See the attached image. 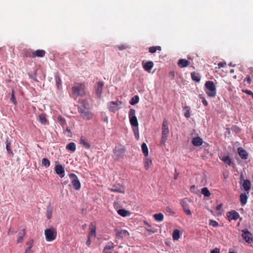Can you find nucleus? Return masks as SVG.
I'll list each match as a JSON object with an SVG mask.
<instances>
[{"label":"nucleus","mask_w":253,"mask_h":253,"mask_svg":"<svg viewBox=\"0 0 253 253\" xmlns=\"http://www.w3.org/2000/svg\"><path fill=\"white\" fill-rule=\"evenodd\" d=\"M46 215L48 219H49L52 217V209L50 206H48L47 208Z\"/></svg>","instance_id":"obj_37"},{"label":"nucleus","mask_w":253,"mask_h":253,"mask_svg":"<svg viewBox=\"0 0 253 253\" xmlns=\"http://www.w3.org/2000/svg\"><path fill=\"white\" fill-rule=\"evenodd\" d=\"M190 64V62L185 59H179L177 64L180 68H184L188 66Z\"/></svg>","instance_id":"obj_19"},{"label":"nucleus","mask_w":253,"mask_h":253,"mask_svg":"<svg viewBox=\"0 0 253 253\" xmlns=\"http://www.w3.org/2000/svg\"><path fill=\"white\" fill-rule=\"evenodd\" d=\"M205 85L206 88V92L208 96L210 97H215L216 94V89L213 82L208 81L206 82Z\"/></svg>","instance_id":"obj_4"},{"label":"nucleus","mask_w":253,"mask_h":253,"mask_svg":"<svg viewBox=\"0 0 253 253\" xmlns=\"http://www.w3.org/2000/svg\"><path fill=\"white\" fill-rule=\"evenodd\" d=\"M103 85L104 84L102 82H99L97 83L95 86V92L98 97L101 95Z\"/></svg>","instance_id":"obj_15"},{"label":"nucleus","mask_w":253,"mask_h":253,"mask_svg":"<svg viewBox=\"0 0 253 253\" xmlns=\"http://www.w3.org/2000/svg\"><path fill=\"white\" fill-rule=\"evenodd\" d=\"M117 212L119 215L123 217L126 216V211L124 209H120L117 211Z\"/></svg>","instance_id":"obj_47"},{"label":"nucleus","mask_w":253,"mask_h":253,"mask_svg":"<svg viewBox=\"0 0 253 253\" xmlns=\"http://www.w3.org/2000/svg\"><path fill=\"white\" fill-rule=\"evenodd\" d=\"M90 244H91L90 238H89V237H88L87 240L86 242V244L87 246H89L90 245Z\"/></svg>","instance_id":"obj_60"},{"label":"nucleus","mask_w":253,"mask_h":253,"mask_svg":"<svg viewBox=\"0 0 253 253\" xmlns=\"http://www.w3.org/2000/svg\"><path fill=\"white\" fill-rule=\"evenodd\" d=\"M10 100L11 101V102L14 104H16V99H15V96H14V91L12 90V94H11V98H10Z\"/></svg>","instance_id":"obj_51"},{"label":"nucleus","mask_w":253,"mask_h":253,"mask_svg":"<svg viewBox=\"0 0 253 253\" xmlns=\"http://www.w3.org/2000/svg\"><path fill=\"white\" fill-rule=\"evenodd\" d=\"M85 95V85L84 83H75L72 87L71 96L77 99L79 96H84Z\"/></svg>","instance_id":"obj_1"},{"label":"nucleus","mask_w":253,"mask_h":253,"mask_svg":"<svg viewBox=\"0 0 253 253\" xmlns=\"http://www.w3.org/2000/svg\"><path fill=\"white\" fill-rule=\"evenodd\" d=\"M201 193L205 197H208L211 195V193L207 187L203 188L202 189Z\"/></svg>","instance_id":"obj_40"},{"label":"nucleus","mask_w":253,"mask_h":253,"mask_svg":"<svg viewBox=\"0 0 253 253\" xmlns=\"http://www.w3.org/2000/svg\"><path fill=\"white\" fill-rule=\"evenodd\" d=\"M42 165L45 168H48L50 166V161L47 158H43L42 161Z\"/></svg>","instance_id":"obj_43"},{"label":"nucleus","mask_w":253,"mask_h":253,"mask_svg":"<svg viewBox=\"0 0 253 253\" xmlns=\"http://www.w3.org/2000/svg\"><path fill=\"white\" fill-rule=\"evenodd\" d=\"M227 216L229 220H237L240 216L238 212L235 211H232L227 212Z\"/></svg>","instance_id":"obj_13"},{"label":"nucleus","mask_w":253,"mask_h":253,"mask_svg":"<svg viewBox=\"0 0 253 253\" xmlns=\"http://www.w3.org/2000/svg\"><path fill=\"white\" fill-rule=\"evenodd\" d=\"M225 65L226 63L225 62H219L218 63V66L219 68L223 67Z\"/></svg>","instance_id":"obj_57"},{"label":"nucleus","mask_w":253,"mask_h":253,"mask_svg":"<svg viewBox=\"0 0 253 253\" xmlns=\"http://www.w3.org/2000/svg\"><path fill=\"white\" fill-rule=\"evenodd\" d=\"M56 229L53 227H50L46 229L44 231L45 239L47 242H51L54 240L57 237Z\"/></svg>","instance_id":"obj_5"},{"label":"nucleus","mask_w":253,"mask_h":253,"mask_svg":"<svg viewBox=\"0 0 253 253\" xmlns=\"http://www.w3.org/2000/svg\"><path fill=\"white\" fill-rule=\"evenodd\" d=\"M114 248V244L112 242H109L106 245L103 252V253H112Z\"/></svg>","instance_id":"obj_17"},{"label":"nucleus","mask_w":253,"mask_h":253,"mask_svg":"<svg viewBox=\"0 0 253 253\" xmlns=\"http://www.w3.org/2000/svg\"><path fill=\"white\" fill-rule=\"evenodd\" d=\"M200 98L202 99V102L203 105L205 106H207L208 105V102L206 100V99L204 97H202V96H200Z\"/></svg>","instance_id":"obj_52"},{"label":"nucleus","mask_w":253,"mask_h":253,"mask_svg":"<svg viewBox=\"0 0 253 253\" xmlns=\"http://www.w3.org/2000/svg\"><path fill=\"white\" fill-rule=\"evenodd\" d=\"M90 230L88 237L91 238V236H94L95 237L96 236L95 227L91 224L90 226Z\"/></svg>","instance_id":"obj_33"},{"label":"nucleus","mask_w":253,"mask_h":253,"mask_svg":"<svg viewBox=\"0 0 253 253\" xmlns=\"http://www.w3.org/2000/svg\"><path fill=\"white\" fill-rule=\"evenodd\" d=\"M191 76L193 81L196 82H199L200 81V78L198 73L193 72L191 73Z\"/></svg>","instance_id":"obj_30"},{"label":"nucleus","mask_w":253,"mask_h":253,"mask_svg":"<svg viewBox=\"0 0 253 253\" xmlns=\"http://www.w3.org/2000/svg\"><path fill=\"white\" fill-rule=\"evenodd\" d=\"M222 204H219L216 207V210L217 211H219L221 210V209L222 208Z\"/></svg>","instance_id":"obj_59"},{"label":"nucleus","mask_w":253,"mask_h":253,"mask_svg":"<svg viewBox=\"0 0 253 253\" xmlns=\"http://www.w3.org/2000/svg\"><path fill=\"white\" fill-rule=\"evenodd\" d=\"M162 48L160 46H151L149 47V51L151 53L156 52L157 50L161 51Z\"/></svg>","instance_id":"obj_38"},{"label":"nucleus","mask_w":253,"mask_h":253,"mask_svg":"<svg viewBox=\"0 0 253 253\" xmlns=\"http://www.w3.org/2000/svg\"><path fill=\"white\" fill-rule=\"evenodd\" d=\"M66 148L72 152H74L76 151V144L74 142H70L67 145Z\"/></svg>","instance_id":"obj_27"},{"label":"nucleus","mask_w":253,"mask_h":253,"mask_svg":"<svg viewBox=\"0 0 253 253\" xmlns=\"http://www.w3.org/2000/svg\"><path fill=\"white\" fill-rule=\"evenodd\" d=\"M34 57H43L44 56L45 54V51L44 50L42 49H38L34 52Z\"/></svg>","instance_id":"obj_25"},{"label":"nucleus","mask_w":253,"mask_h":253,"mask_svg":"<svg viewBox=\"0 0 253 253\" xmlns=\"http://www.w3.org/2000/svg\"><path fill=\"white\" fill-rule=\"evenodd\" d=\"M244 82H247L249 84H250L252 82L251 78L248 76L244 79Z\"/></svg>","instance_id":"obj_55"},{"label":"nucleus","mask_w":253,"mask_h":253,"mask_svg":"<svg viewBox=\"0 0 253 253\" xmlns=\"http://www.w3.org/2000/svg\"><path fill=\"white\" fill-rule=\"evenodd\" d=\"M15 233V231H14V230L13 228H12V227H9V228L8 229V232H7V234L8 235H11V234H13Z\"/></svg>","instance_id":"obj_53"},{"label":"nucleus","mask_w":253,"mask_h":253,"mask_svg":"<svg viewBox=\"0 0 253 253\" xmlns=\"http://www.w3.org/2000/svg\"><path fill=\"white\" fill-rule=\"evenodd\" d=\"M203 139L200 137H194L192 140V144L194 146H199L203 144Z\"/></svg>","instance_id":"obj_21"},{"label":"nucleus","mask_w":253,"mask_h":253,"mask_svg":"<svg viewBox=\"0 0 253 253\" xmlns=\"http://www.w3.org/2000/svg\"><path fill=\"white\" fill-rule=\"evenodd\" d=\"M220 159L223 161L225 164H227L228 166H231L233 163L232 162L231 159L229 156H223L220 157Z\"/></svg>","instance_id":"obj_23"},{"label":"nucleus","mask_w":253,"mask_h":253,"mask_svg":"<svg viewBox=\"0 0 253 253\" xmlns=\"http://www.w3.org/2000/svg\"><path fill=\"white\" fill-rule=\"evenodd\" d=\"M231 130H232L233 131H234V132H236V133H239V132H240V131H241L240 128L239 127H238V126H233L231 127Z\"/></svg>","instance_id":"obj_49"},{"label":"nucleus","mask_w":253,"mask_h":253,"mask_svg":"<svg viewBox=\"0 0 253 253\" xmlns=\"http://www.w3.org/2000/svg\"><path fill=\"white\" fill-rule=\"evenodd\" d=\"M211 253H219V249L216 248L211 250Z\"/></svg>","instance_id":"obj_56"},{"label":"nucleus","mask_w":253,"mask_h":253,"mask_svg":"<svg viewBox=\"0 0 253 253\" xmlns=\"http://www.w3.org/2000/svg\"><path fill=\"white\" fill-rule=\"evenodd\" d=\"M63 133L67 136L69 137H71L72 136V133L71 129L67 127L66 129L63 131Z\"/></svg>","instance_id":"obj_42"},{"label":"nucleus","mask_w":253,"mask_h":253,"mask_svg":"<svg viewBox=\"0 0 253 253\" xmlns=\"http://www.w3.org/2000/svg\"><path fill=\"white\" fill-rule=\"evenodd\" d=\"M126 235V230H117L116 236L118 239H122Z\"/></svg>","instance_id":"obj_26"},{"label":"nucleus","mask_w":253,"mask_h":253,"mask_svg":"<svg viewBox=\"0 0 253 253\" xmlns=\"http://www.w3.org/2000/svg\"><path fill=\"white\" fill-rule=\"evenodd\" d=\"M39 119L40 122L42 124L45 125V124H46V123H47L46 119L45 118V117L43 115H40L39 116Z\"/></svg>","instance_id":"obj_45"},{"label":"nucleus","mask_w":253,"mask_h":253,"mask_svg":"<svg viewBox=\"0 0 253 253\" xmlns=\"http://www.w3.org/2000/svg\"><path fill=\"white\" fill-rule=\"evenodd\" d=\"M152 162L149 158H146L144 161V167L146 170H148L150 167L152 165Z\"/></svg>","instance_id":"obj_31"},{"label":"nucleus","mask_w":253,"mask_h":253,"mask_svg":"<svg viewBox=\"0 0 253 253\" xmlns=\"http://www.w3.org/2000/svg\"><path fill=\"white\" fill-rule=\"evenodd\" d=\"M142 65L145 71L150 73L151 69L153 67L154 63L152 61H151L147 62L143 61L142 62Z\"/></svg>","instance_id":"obj_12"},{"label":"nucleus","mask_w":253,"mask_h":253,"mask_svg":"<svg viewBox=\"0 0 253 253\" xmlns=\"http://www.w3.org/2000/svg\"><path fill=\"white\" fill-rule=\"evenodd\" d=\"M117 47L119 48L120 50H122L126 48V46L124 45H117Z\"/></svg>","instance_id":"obj_58"},{"label":"nucleus","mask_w":253,"mask_h":253,"mask_svg":"<svg viewBox=\"0 0 253 253\" xmlns=\"http://www.w3.org/2000/svg\"><path fill=\"white\" fill-rule=\"evenodd\" d=\"M169 132V123L167 120H164L162 124V137L160 141L161 145H164L165 144Z\"/></svg>","instance_id":"obj_3"},{"label":"nucleus","mask_w":253,"mask_h":253,"mask_svg":"<svg viewBox=\"0 0 253 253\" xmlns=\"http://www.w3.org/2000/svg\"><path fill=\"white\" fill-rule=\"evenodd\" d=\"M195 185H192L190 187V190H192V189L195 188Z\"/></svg>","instance_id":"obj_64"},{"label":"nucleus","mask_w":253,"mask_h":253,"mask_svg":"<svg viewBox=\"0 0 253 253\" xmlns=\"http://www.w3.org/2000/svg\"><path fill=\"white\" fill-rule=\"evenodd\" d=\"M244 189L245 191H249L251 189V183L250 180L246 179L244 180L242 184Z\"/></svg>","instance_id":"obj_24"},{"label":"nucleus","mask_w":253,"mask_h":253,"mask_svg":"<svg viewBox=\"0 0 253 253\" xmlns=\"http://www.w3.org/2000/svg\"><path fill=\"white\" fill-rule=\"evenodd\" d=\"M248 196L245 193H241L240 195V201L241 205L242 206H244L247 203Z\"/></svg>","instance_id":"obj_20"},{"label":"nucleus","mask_w":253,"mask_h":253,"mask_svg":"<svg viewBox=\"0 0 253 253\" xmlns=\"http://www.w3.org/2000/svg\"><path fill=\"white\" fill-rule=\"evenodd\" d=\"M69 177L75 189L77 190H80L81 186V183L77 176L73 173H71L69 174Z\"/></svg>","instance_id":"obj_7"},{"label":"nucleus","mask_w":253,"mask_h":253,"mask_svg":"<svg viewBox=\"0 0 253 253\" xmlns=\"http://www.w3.org/2000/svg\"><path fill=\"white\" fill-rule=\"evenodd\" d=\"M125 106V104L121 101L116 100L110 101L108 103L107 107L109 110L112 112H115Z\"/></svg>","instance_id":"obj_6"},{"label":"nucleus","mask_w":253,"mask_h":253,"mask_svg":"<svg viewBox=\"0 0 253 253\" xmlns=\"http://www.w3.org/2000/svg\"><path fill=\"white\" fill-rule=\"evenodd\" d=\"M209 224L213 227H217L219 225L217 221L212 219L209 220Z\"/></svg>","instance_id":"obj_48"},{"label":"nucleus","mask_w":253,"mask_h":253,"mask_svg":"<svg viewBox=\"0 0 253 253\" xmlns=\"http://www.w3.org/2000/svg\"><path fill=\"white\" fill-rule=\"evenodd\" d=\"M238 153L241 159L243 160L247 159L248 157V153L242 147H239L238 148Z\"/></svg>","instance_id":"obj_16"},{"label":"nucleus","mask_w":253,"mask_h":253,"mask_svg":"<svg viewBox=\"0 0 253 253\" xmlns=\"http://www.w3.org/2000/svg\"><path fill=\"white\" fill-rule=\"evenodd\" d=\"M114 151L115 154V159H118L119 157H121L122 155L124 153V151L123 150H119L117 147L115 148Z\"/></svg>","instance_id":"obj_29"},{"label":"nucleus","mask_w":253,"mask_h":253,"mask_svg":"<svg viewBox=\"0 0 253 253\" xmlns=\"http://www.w3.org/2000/svg\"><path fill=\"white\" fill-rule=\"evenodd\" d=\"M135 111L134 109H130L129 111V122L132 126L133 131L135 138L139 139V130L138 127V121L135 115Z\"/></svg>","instance_id":"obj_2"},{"label":"nucleus","mask_w":253,"mask_h":253,"mask_svg":"<svg viewBox=\"0 0 253 253\" xmlns=\"http://www.w3.org/2000/svg\"><path fill=\"white\" fill-rule=\"evenodd\" d=\"M250 70L251 71V72L253 74V67H252V68H250Z\"/></svg>","instance_id":"obj_63"},{"label":"nucleus","mask_w":253,"mask_h":253,"mask_svg":"<svg viewBox=\"0 0 253 253\" xmlns=\"http://www.w3.org/2000/svg\"><path fill=\"white\" fill-rule=\"evenodd\" d=\"M141 149L144 156L147 157L148 156V149L147 145L145 143L142 144Z\"/></svg>","instance_id":"obj_35"},{"label":"nucleus","mask_w":253,"mask_h":253,"mask_svg":"<svg viewBox=\"0 0 253 253\" xmlns=\"http://www.w3.org/2000/svg\"><path fill=\"white\" fill-rule=\"evenodd\" d=\"M80 105L78 107H81L84 109V110H89L90 108V105L88 101L86 99L80 100L79 101Z\"/></svg>","instance_id":"obj_14"},{"label":"nucleus","mask_w":253,"mask_h":253,"mask_svg":"<svg viewBox=\"0 0 253 253\" xmlns=\"http://www.w3.org/2000/svg\"><path fill=\"white\" fill-rule=\"evenodd\" d=\"M34 51H32L31 49L27 50L25 52V55L26 57L34 58Z\"/></svg>","instance_id":"obj_46"},{"label":"nucleus","mask_w":253,"mask_h":253,"mask_svg":"<svg viewBox=\"0 0 253 253\" xmlns=\"http://www.w3.org/2000/svg\"><path fill=\"white\" fill-rule=\"evenodd\" d=\"M139 98L138 95H135L133 96L129 101V103L131 105H135L139 102Z\"/></svg>","instance_id":"obj_39"},{"label":"nucleus","mask_w":253,"mask_h":253,"mask_svg":"<svg viewBox=\"0 0 253 253\" xmlns=\"http://www.w3.org/2000/svg\"><path fill=\"white\" fill-rule=\"evenodd\" d=\"M10 142H8V141H6V149L7 151V153L10 155H13V154L12 150L10 149Z\"/></svg>","instance_id":"obj_44"},{"label":"nucleus","mask_w":253,"mask_h":253,"mask_svg":"<svg viewBox=\"0 0 253 253\" xmlns=\"http://www.w3.org/2000/svg\"><path fill=\"white\" fill-rule=\"evenodd\" d=\"M33 244H34V240L33 239L30 240L27 243V245H28V247L27 248H30V249H31L33 246Z\"/></svg>","instance_id":"obj_50"},{"label":"nucleus","mask_w":253,"mask_h":253,"mask_svg":"<svg viewBox=\"0 0 253 253\" xmlns=\"http://www.w3.org/2000/svg\"><path fill=\"white\" fill-rule=\"evenodd\" d=\"M184 110H185L184 116L186 118H189L190 117V107L189 106H186L184 107Z\"/></svg>","instance_id":"obj_36"},{"label":"nucleus","mask_w":253,"mask_h":253,"mask_svg":"<svg viewBox=\"0 0 253 253\" xmlns=\"http://www.w3.org/2000/svg\"><path fill=\"white\" fill-rule=\"evenodd\" d=\"M55 80L56 84V85L58 88L61 87V80L58 75H56L55 77Z\"/></svg>","instance_id":"obj_41"},{"label":"nucleus","mask_w":253,"mask_h":253,"mask_svg":"<svg viewBox=\"0 0 253 253\" xmlns=\"http://www.w3.org/2000/svg\"><path fill=\"white\" fill-rule=\"evenodd\" d=\"M155 220L158 222L163 221L164 220V215L161 213H156L153 215Z\"/></svg>","instance_id":"obj_28"},{"label":"nucleus","mask_w":253,"mask_h":253,"mask_svg":"<svg viewBox=\"0 0 253 253\" xmlns=\"http://www.w3.org/2000/svg\"><path fill=\"white\" fill-rule=\"evenodd\" d=\"M242 236L243 238L248 243H251L253 241V238L251 233L247 230L244 229L242 231Z\"/></svg>","instance_id":"obj_9"},{"label":"nucleus","mask_w":253,"mask_h":253,"mask_svg":"<svg viewBox=\"0 0 253 253\" xmlns=\"http://www.w3.org/2000/svg\"><path fill=\"white\" fill-rule=\"evenodd\" d=\"M78 110L81 116L84 119L89 120L92 119L93 114L91 112L88 111V110H84L81 107H78Z\"/></svg>","instance_id":"obj_8"},{"label":"nucleus","mask_w":253,"mask_h":253,"mask_svg":"<svg viewBox=\"0 0 253 253\" xmlns=\"http://www.w3.org/2000/svg\"><path fill=\"white\" fill-rule=\"evenodd\" d=\"M80 144L87 149H89L90 147L89 143L86 141L85 139H84L83 138H81Z\"/></svg>","instance_id":"obj_34"},{"label":"nucleus","mask_w":253,"mask_h":253,"mask_svg":"<svg viewBox=\"0 0 253 253\" xmlns=\"http://www.w3.org/2000/svg\"><path fill=\"white\" fill-rule=\"evenodd\" d=\"M242 92L247 93L248 95H251L253 93L252 91L248 89H243Z\"/></svg>","instance_id":"obj_54"},{"label":"nucleus","mask_w":253,"mask_h":253,"mask_svg":"<svg viewBox=\"0 0 253 253\" xmlns=\"http://www.w3.org/2000/svg\"><path fill=\"white\" fill-rule=\"evenodd\" d=\"M31 250L30 248H26L24 253H30Z\"/></svg>","instance_id":"obj_61"},{"label":"nucleus","mask_w":253,"mask_h":253,"mask_svg":"<svg viewBox=\"0 0 253 253\" xmlns=\"http://www.w3.org/2000/svg\"><path fill=\"white\" fill-rule=\"evenodd\" d=\"M26 235V231L24 229H22L20 230L18 234V237L17 240V243H22L23 240L24 238Z\"/></svg>","instance_id":"obj_18"},{"label":"nucleus","mask_w":253,"mask_h":253,"mask_svg":"<svg viewBox=\"0 0 253 253\" xmlns=\"http://www.w3.org/2000/svg\"><path fill=\"white\" fill-rule=\"evenodd\" d=\"M180 204H181L182 207L183 208V210H184L185 213L187 215H191L192 214V212H191V211L189 209V206H188V204L187 203V199H183V200H182L181 201Z\"/></svg>","instance_id":"obj_10"},{"label":"nucleus","mask_w":253,"mask_h":253,"mask_svg":"<svg viewBox=\"0 0 253 253\" xmlns=\"http://www.w3.org/2000/svg\"><path fill=\"white\" fill-rule=\"evenodd\" d=\"M180 238V231L178 229H175L172 233L173 240H177Z\"/></svg>","instance_id":"obj_32"},{"label":"nucleus","mask_w":253,"mask_h":253,"mask_svg":"<svg viewBox=\"0 0 253 253\" xmlns=\"http://www.w3.org/2000/svg\"><path fill=\"white\" fill-rule=\"evenodd\" d=\"M240 179L241 180H244V175L243 174H241V175H240Z\"/></svg>","instance_id":"obj_62"},{"label":"nucleus","mask_w":253,"mask_h":253,"mask_svg":"<svg viewBox=\"0 0 253 253\" xmlns=\"http://www.w3.org/2000/svg\"><path fill=\"white\" fill-rule=\"evenodd\" d=\"M55 171L56 174L59 175L60 177H63L65 175V169L61 165H57L55 167Z\"/></svg>","instance_id":"obj_11"},{"label":"nucleus","mask_w":253,"mask_h":253,"mask_svg":"<svg viewBox=\"0 0 253 253\" xmlns=\"http://www.w3.org/2000/svg\"><path fill=\"white\" fill-rule=\"evenodd\" d=\"M57 121L64 129L67 126V123L65 118L59 115L57 117Z\"/></svg>","instance_id":"obj_22"}]
</instances>
